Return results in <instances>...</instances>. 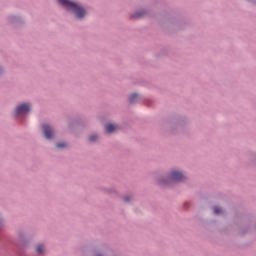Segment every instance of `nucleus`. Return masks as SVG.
<instances>
[{
	"label": "nucleus",
	"mask_w": 256,
	"mask_h": 256,
	"mask_svg": "<svg viewBox=\"0 0 256 256\" xmlns=\"http://www.w3.org/2000/svg\"><path fill=\"white\" fill-rule=\"evenodd\" d=\"M63 7L66 9L73 11L74 15H76L77 19H83L85 15H87V11L85 8L81 7V5L71 2L69 0H58Z\"/></svg>",
	"instance_id": "obj_1"
},
{
	"label": "nucleus",
	"mask_w": 256,
	"mask_h": 256,
	"mask_svg": "<svg viewBox=\"0 0 256 256\" xmlns=\"http://www.w3.org/2000/svg\"><path fill=\"white\" fill-rule=\"evenodd\" d=\"M29 111H31V106H29V104H21L16 108L15 115L29 113Z\"/></svg>",
	"instance_id": "obj_2"
},
{
	"label": "nucleus",
	"mask_w": 256,
	"mask_h": 256,
	"mask_svg": "<svg viewBox=\"0 0 256 256\" xmlns=\"http://www.w3.org/2000/svg\"><path fill=\"white\" fill-rule=\"evenodd\" d=\"M183 179H185V175L177 170L172 171L170 174L171 181H183Z\"/></svg>",
	"instance_id": "obj_3"
},
{
	"label": "nucleus",
	"mask_w": 256,
	"mask_h": 256,
	"mask_svg": "<svg viewBox=\"0 0 256 256\" xmlns=\"http://www.w3.org/2000/svg\"><path fill=\"white\" fill-rule=\"evenodd\" d=\"M43 131H44V135L46 137V139H53V129L51 128V126L44 124L43 125Z\"/></svg>",
	"instance_id": "obj_4"
},
{
	"label": "nucleus",
	"mask_w": 256,
	"mask_h": 256,
	"mask_svg": "<svg viewBox=\"0 0 256 256\" xmlns=\"http://www.w3.org/2000/svg\"><path fill=\"white\" fill-rule=\"evenodd\" d=\"M118 129V126L115 125V124H108L106 125L105 127V130L108 132V133H115V131H117Z\"/></svg>",
	"instance_id": "obj_5"
},
{
	"label": "nucleus",
	"mask_w": 256,
	"mask_h": 256,
	"mask_svg": "<svg viewBox=\"0 0 256 256\" xmlns=\"http://www.w3.org/2000/svg\"><path fill=\"white\" fill-rule=\"evenodd\" d=\"M137 99H139V95L137 94H132L130 97H129V101L131 103H135V101H137Z\"/></svg>",
	"instance_id": "obj_6"
},
{
	"label": "nucleus",
	"mask_w": 256,
	"mask_h": 256,
	"mask_svg": "<svg viewBox=\"0 0 256 256\" xmlns=\"http://www.w3.org/2000/svg\"><path fill=\"white\" fill-rule=\"evenodd\" d=\"M214 213H215V215H220V213H223V210L221 208H219L218 206H215Z\"/></svg>",
	"instance_id": "obj_7"
},
{
	"label": "nucleus",
	"mask_w": 256,
	"mask_h": 256,
	"mask_svg": "<svg viewBox=\"0 0 256 256\" xmlns=\"http://www.w3.org/2000/svg\"><path fill=\"white\" fill-rule=\"evenodd\" d=\"M45 249V247L43 246V245H38L37 247H36V251H37V253H39V254H41V253H43V250Z\"/></svg>",
	"instance_id": "obj_8"
},
{
	"label": "nucleus",
	"mask_w": 256,
	"mask_h": 256,
	"mask_svg": "<svg viewBox=\"0 0 256 256\" xmlns=\"http://www.w3.org/2000/svg\"><path fill=\"white\" fill-rule=\"evenodd\" d=\"M56 147H57V149H63V148H65V147H67V143H65V142H63V143H58V144L56 145Z\"/></svg>",
	"instance_id": "obj_9"
},
{
	"label": "nucleus",
	"mask_w": 256,
	"mask_h": 256,
	"mask_svg": "<svg viewBox=\"0 0 256 256\" xmlns=\"http://www.w3.org/2000/svg\"><path fill=\"white\" fill-rule=\"evenodd\" d=\"M134 17H135L136 19H139L140 17H143V13L137 12V13L134 15Z\"/></svg>",
	"instance_id": "obj_10"
},
{
	"label": "nucleus",
	"mask_w": 256,
	"mask_h": 256,
	"mask_svg": "<svg viewBox=\"0 0 256 256\" xmlns=\"http://www.w3.org/2000/svg\"><path fill=\"white\" fill-rule=\"evenodd\" d=\"M89 141H97V135L90 136Z\"/></svg>",
	"instance_id": "obj_11"
},
{
	"label": "nucleus",
	"mask_w": 256,
	"mask_h": 256,
	"mask_svg": "<svg viewBox=\"0 0 256 256\" xmlns=\"http://www.w3.org/2000/svg\"><path fill=\"white\" fill-rule=\"evenodd\" d=\"M131 200V197H129V196H125L124 197V201L127 203V202H129Z\"/></svg>",
	"instance_id": "obj_12"
}]
</instances>
